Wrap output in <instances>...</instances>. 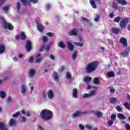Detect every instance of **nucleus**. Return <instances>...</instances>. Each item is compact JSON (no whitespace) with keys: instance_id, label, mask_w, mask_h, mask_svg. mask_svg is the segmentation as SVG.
Wrapping results in <instances>:
<instances>
[{"instance_id":"18","label":"nucleus","mask_w":130,"mask_h":130,"mask_svg":"<svg viewBox=\"0 0 130 130\" xmlns=\"http://www.w3.org/2000/svg\"><path fill=\"white\" fill-rule=\"evenodd\" d=\"M5 51H6V46H5V45H0V54L4 53Z\"/></svg>"},{"instance_id":"9","label":"nucleus","mask_w":130,"mask_h":130,"mask_svg":"<svg viewBox=\"0 0 130 130\" xmlns=\"http://www.w3.org/2000/svg\"><path fill=\"white\" fill-rule=\"evenodd\" d=\"M69 35L70 36H77L78 35V30L76 28H73L70 32H69Z\"/></svg>"},{"instance_id":"28","label":"nucleus","mask_w":130,"mask_h":130,"mask_svg":"<svg viewBox=\"0 0 130 130\" xmlns=\"http://www.w3.org/2000/svg\"><path fill=\"white\" fill-rule=\"evenodd\" d=\"M95 115L99 118H100V117H102V113L100 111H97L96 112H95Z\"/></svg>"},{"instance_id":"48","label":"nucleus","mask_w":130,"mask_h":130,"mask_svg":"<svg viewBox=\"0 0 130 130\" xmlns=\"http://www.w3.org/2000/svg\"><path fill=\"white\" fill-rule=\"evenodd\" d=\"M64 69H66L64 66H61V68L58 70L59 73H62V72L64 71Z\"/></svg>"},{"instance_id":"37","label":"nucleus","mask_w":130,"mask_h":130,"mask_svg":"<svg viewBox=\"0 0 130 130\" xmlns=\"http://www.w3.org/2000/svg\"><path fill=\"white\" fill-rule=\"evenodd\" d=\"M53 75H54L55 81H58L59 78H58V75H57V73H56V72H54Z\"/></svg>"},{"instance_id":"47","label":"nucleus","mask_w":130,"mask_h":130,"mask_svg":"<svg viewBox=\"0 0 130 130\" xmlns=\"http://www.w3.org/2000/svg\"><path fill=\"white\" fill-rule=\"evenodd\" d=\"M115 118H116V115L113 114L111 116V120H115Z\"/></svg>"},{"instance_id":"53","label":"nucleus","mask_w":130,"mask_h":130,"mask_svg":"<svg viewBox=\"0 0 130 130\" xmlns=\"http://www.w3.org/2000/svg\"><path fill=\"white\" fill-rule=\"evenodd\" d=\"M89 97H90V94L88 93H84L83 95V98H88Z\"/></svg>"},{"instance_id":"64","label":"nucleus","mask_w":130,"mask_h":130,"mask_svg":"<svg viewBox=\"0 0 130 130\" xmlns=\"http://www.w3.org/2000/svg\"><path fill=\"white\" fill-rule=\"evenodd\" d=\"M42 97L43 98H46V92L44 91L43 94H42Z\"/></svg>"},{"instance_id":"34","label":"nucleus","mask_w":130,"mask_h":130,"mask_svg":"<svg viewBox=\"0 0 130 130\" xmlns=\"http://www.w3.org/2000/svg\"><path fill=\"white\" fill-rule=\"evenodd\" d=\"M6 92H5L3 91H1L0 92V97L1 98H2V99H4V98H5V97H6Z\"/></svg>"},{"instance_id":"63","label":"nucleus","mask_w":130,"mask_h":130,"mask_svg":"<svg viewBox=\"0 0 130 130\" xmlns=\"http://www.w3.org/2000/svg\"><path fill=\"white\" fill-rule=\"evenodd\" d=\"M34 60V59L33 57H31L29 59V62H30V63H32L33 62Z\"/></svg>"},{"instance_id":"12","label":"nucleus","mask_w":130,"mask_h":130,"mask_svg":"<svg viewBox=\"0 0 130 130\" xmlns=\"http://www.w3.org/2000/svg\"><path fill=\"white\" fill-rule=\"evenodd\" d=\"M36 71L34 69H31L28 72V76L30 78H32V77H34L35 76V73Z\"/></svg>"},{"instance_id":"25","label":"nucleus","mask_w":130,"mask_h":130,"mask_svg":"<svg viewBox=\"0 0 130 130\" xmlns=\"http://www.w3.org/2000/svg\"><path fill=\"white\" fill-rule=\"evenodd\" d=\"M21 3L24 5H28V6H31L30 2L29 0H21Z\"/></svg>"},{"instance_id":"60","label":"nucleus","mask_w":130,"mask_h":130,"mask_svg":"<svg viewBox=\"0 0 130 130\" xmlns=\"http://www.w3.org/2000/svg\"><path fill=\"white\" fill-rule=\"evenodd\" d=\"M4 81H8V80H10V77L9 76H5L3 78Z\"/></svg>"},{"instance_id":"58","label":"nucleus","mask_w":130,"mask_h":130,"mask_svg":"<svg viewBox=\"0 0 130 130\" xmlns=\"http://www.w3.org/2000/svg\"><path fill=\"white\" fill-rule=\"evenodd\" d=\"M79 127L80 129H81V130H83L84 128H85V127L81 124H79Z\"/></svg>"},{"instance_id":"40","label":"nucleus","mask_w":130,"mask_h":130,"mask_svg":"<svg viewBox=\"0 0 130 130\" xmlns=\"http://www.w3.org/2000/svg\"><path fill=\"white\" fill-rule=\"evenodd\" d=\"M116 109L118 111V112H121V111H122V108L119 106H117L116 107Z\"/></svg>"},{"instance_id":"55","label":"nucleus","mask_w":130,"mask_h":130,"mask_svg":"<svg viewBox=\"0 0 130 130\" xmlns=\"http://www.w3.org/2000/svg\"><path fill=\"white\" fill-rule=\"evenodd\" d=\"M117 10H118V11H119V12H122L123 11V7H122L121 6H118Z\"/></svg>"},{"instance_id":"43","label":"nucleus","mask_w":130,"mask_h":130,"mask_svg":"<svg viewBox=\"0 0 130 130\" xmlns=\"http://www.w3.org/2000/svg\"><path fill=\"white\" fill-rule=\"evenodd\" d=\"M95 94H96V90H94L90 91L89 94L90 97H91V96H93V95H95Z\"/></svg>"},{"instance_id":"10","label":"nucleus","mask_w":130,"mask_h":130,"mask_svg":"<svg viewBox=\"0 0 130 130\" xmlns=\"http://www.w3.org/2000/svg\"><path fill=\"white\" fill-rule=\"evenodd\" d=\"M107 78H114L115 77V73L113 71H109L107 74Z\"/></svg>"},{"instance_id":"5","label":"nucleus","mask_w":130,"mask_h":130,"mask_svg":"<svg viewBox=\"0 0 130 130\" xmlns=\"http://www.w3.org/2000/svg\"><path fill=\"white\" fill-rule=\"evenodd\" d=\"M25 50L26 52H28L29 51H31V49H32V42L30 40H27L25 43Z\"/></svg>"},{"instance_id":"16","label":"nucleus","mask_w":130,"mask_h":130,"mask_svg":"<svg viewBox=\"0 0 130 130\" xmlns=\"http://www.w3.org/2000/svg\"><path fill=\"white\" fill-rule=\"evenodd\" d=\"M117 115L118 116V118H119V119H121V120L126 119V117L124 115H123V114L118 113Z\"/></svg>"},{"instance_id":"39","label":"nucleus","mask_w":130,"mask_h":130,"mask_svg":"<svg viewBox=\"0 0 130 130\" xmlns=\"http://www.w3.org/2000/svg\"><path fill=\"white\" fill-rule=\"evenodd\" d=\"M110 103L113 104L114 102H116V98H111L110 99Z\"/></svg>"},{"instance_id":"35","label":"nucleus","mask_w":130,"mask_h":130,"mask_svg":"<svg viewBox=\"0 0 130 130\" xmlns=\"http://www.w3.org/2000/svg\"><path fill=\"white\" fill-rule=\"evenodd\" d=\"M120 20H121V17H119V16H118V17H116L114 19V21L115 23H119Z\"/></svg>"},{"instance_id":"3","label":"nucleus","mask_w":130,"mask_h":130,"mask_svg":"<svg viewBox=\"0 0 130 130\" xmlns=\"http://www.w3.org/2000/svg\"><path fill=\"white\" fill-rule=\"evenodd\" d=\"M129 21V18L128 17L124 18L121 20L119 23V26L122 30H123V29H125V28H126L127 23H128Z\"/></svg>"},{"instance_id":"31","label":"nucleus","mask_w":130,"mask_h":130,"mask_svg":"<svg viewBox=\"0 0 130 130\" xmlns=\"http://www.w3.org/2000/svg\"><path fill=\"white\" fill-rule=\"evenodd\" d=\"M5 125H6V124L4 122H0V129H2V130L6 129L7 128L5 127Z\"/></svg>"},{"instance_id":"62","label":"nucleus","mask_w":130,"mask_h":130,"mask_svg":"<svg viewBox=\"0 0 130 130\" xmlns=\"http://www.w3.org/2000/svg\"><path fill=\"white\" fill-rule=\"evenodd\" d=\"M7 0H0V6L2 7V5H3V4H5V2Z\"/></svg>"},{"instance_id":"29","label":"nucleus","mask_w":130,"mask_h":130,"mask_svg":"<svg viewBox=\"0 0 130 130\" xmlns=\"http://www.w3.org/2000/svg\"><path fill=\"white\" fill-rule=\"evenodd\" d=\"M52 44V42H50V43L48 45H47L45 48V49L47 52L49 51V49H50V47H51V45Z\"/></svg>"},{"instance_id":"23","label":"nucleus","mask_w":130,"mask_h":130,"mask_svg":"<svg viewBox=\"0 0 130 130\" xmlns=\"http://www.w3.org/2000/svg\"><path fill=\"white\" fill-rule=\"evenodd\" d=\"M58 46L59 47H60V48H62L63 49L66 48V45H64L63 42H62V41H60L58 43Z\"/></svg>"},{"instance_id":"21","label":"nucleus","mask_w":130,"mask_h":130,"mask_svg":"<svg viewBox=\"0 0 130 130\" xmlns=\"http://www.w3.org/2000/svg\"><path fill=\"white\" fill-rule=\"evenodd\" d=\"M111 31L112 32H113V33H114V34L117 35L118 34V33H119L120 30H119V28L113 27L112 28Z\"/></svg>"},{"instance_id":"8","label":"nucleus","mask_w":130,"mask_h":130,"mask_svg":"<svg viewBox=\"0 0 130 130\" xmlns=\"http://www.w3.org/2000/svg\"><path fill=\"white\" fill-rule=\"evenodd\" d=\"M86 114V113L77 111L73 115H72V116L74 118L75 117H78V116H80V115H83V114Z\"/></svg>"},{"instance_id":"11","label":"nucleus","mask_w":130,"mask_h":130,"mask_svg":"<svg viewBox=\"0 0 130 130\" xmlns=\"http://www.w3.org/2000/svg\"><path fill=\"white\" fill-rule=\"evenodd\" d=\"M129 51L127 50H124L123 52L119 53L120 55H122L123 57H127L128 56Z\"/></svg>"},{"instance_id":"41","label":"nucleus","mask_w":130,"mask_h":130,"mask_svg":"<svg viewBox=\"0 0 130 130\" xmlns=\"http://www.w3.org/2000/svg\"><path fill=\"white\" fill-rule=\"evenodd\" d=\"M123 106L126 109H128V110H130V108H129V105L128 104V103H125L123 104Z\"/></svg>"},{"instance_id":"61","label":"nucleus","mask_w":130,"mask_h":130,"mask_svg":"<svg viewBox=\"0 0 130 130\" xmlns=\"http://www.w3.org/2000/svg\"><path fill=\"white\" fill-rule=\"evenodd\" d=\"M109 18H111V19H112V18H113L114 17V14H113V12H112L111 13H110L109 15Z\"/></svg>"},{"instance_id":"52","label":"nucleus","mask_w":130,"mask_h":130,"mask_svg":"<svg viewBox=\"0 0 130 130\" xmlns=\"http://www.w3.org/2000/svg\"><path fill=\"white\" fill-rule=\"evenodd\" d=\"M125 127L126 128V130H130V125L128 123H126L125 125Z\"/></svg>"},{"instance_id":"59","label":"nucleus","mask_w":130,"mask_h":130,"mask_svg":"<svg viewBox=\"0 0 130 130\" xmlns=\"http://www.w3.org/2000/svg\"><path fill=\"white\" fill-rule=\"evenodd\" d=\"M50 58L51 59H52V60H54V59H55V57H54V56L52 54H51L50 55Z\"/></svg>"},{"instance_id":"22","label":"nucleus","mask_w":130,"mask_h":130,"mask_svg":"<svg viewBox=\"0 0 130 130\" xmlns=\"http://www.w3.org/2000/svg\"><path fill=\"white\" fill-rule=\"evenodd\" d=\"M20 36L21 40H26V38H27V37H26V35L25 34V32L24 31H22L20 33Z\"/></svg>"},{"instance_id":"33","label":"nucleus","mask_w":130,"mask_h":130,"mask_svg":"<svg viewBox=\"0 0 130 130\" xmlns=\"http://www.w3.org/2000/svg\"><path fill=\"white\" fill-rule=\"evenodd\" d=\"M21 93L25 94L26 93V88H25V85L22 84L21 85Z\"/></svg>"},{"instance_id":"17","label":"nucleus","mask_w":130,"mask_h":130,"mask_svg":"<svg viewBox=\"0 0 130 130\" xmlns=\"http://www.w3.org/2000/svg\"><path fill=\"white\" fill-rule=\"evenodd\" d=\"M73 98H77L78 97V89L74 88L72 91Z\"/></svg>"},{"instance_id":"36","label":"nucleus","mask_w":130,"mask_h":130,"mask_svg":"<svg viewBox=\"0 0 130 130\" xmlns=\"http://www.w3.org/2000/svg\"><path fill=\"white\" fill-rule=\"evenodd\" d=\"M15 123V120L14 119H11L9 122V125H10V126H11L12 125H14Z\"/></svg>"},{"instance_id":"46","label":"nucleus","mask_w":130,"mask_h":130,"mask_svg":"<svg viewBox=\"0 0 130 130\" xmlns=\"http://www.w3.org/2000/svg\"><path fill=\"white\" fill-rule=\"evenodd\" d=\"M16 7L18 12H20V9H21V4H20V3H17Z\"/></svg>"},{"instance_id":"20","label":"nucleus","mask_w":130,"mask_h":130,"mask_svg":"<svg viewBox=\"0 0 130 130\" xmlns=\"http://www.w3.org/2000/svg\"><path fill=\"white\" fill-rule=\"evenodd\" d=\"M78 55V51L77 50H75L73 53L72 54V60H76V58H77V56Z\"/></svg>"},{"instance_id":"7","label":"nucleus","mask_w":130,"mask_h":130,"mask_svg":"<svg viewBox=\"0 0 130 130\" xmlns=\"http://www.w3.org/2000/svg\"><path fill=\"white\" fill-rule=\"evenodd\" d=\"M47 95L49 99H53L54 97V93L51 89H49L47 91Z\"/></svg>"},{"instance_id":"56","label":"nucleus","mask_w":130,"mask_h":130,"mask_svg":"<svg viewBox=\"0 0 130 130\" xmlns=\"http://www.w3.org/2000/svg\"><path fill=\"white\" fill-rule=\"evenodd\" d=\"M100 18V15H96V18H94L95 22H98V21H99Z\"/></svg>"},{"instance_id":"38","label":"nucleus","mask_w":130,"mask_h":130,"mask_svg":"<svg viewBox=\"0 0 130 130\" xmlns=\"http://www.w3.org/2000/svg\"><path fill=\"white\" fill-rule=\"evenodd\" d=\"M48 41V38L46 36L43 37V43H46Z\"/></svg>"},{"instance_id":"30","label":"nucleus","mask_w":130,"mask_h":130,"mask_svg":"<svg viewBox=\"0 0 130 130\" xmlns=\"http://www.w3.org/2000/svg\"><path fill=\"white\" fill-rule=\"evenodd\" d=\"M112 7L113 9H115V10H117L118 8V5H117V3L116 1H114L112 3Z\"/></svg>"},{"instance_id":"42","label":"nucleus","mask_w":130,"mask_h":130,"mask_svg":"<svg viewBox=\"0 0 130 130\" xmlns=\"http://www.w3.org/2000/svg\"><path fill=\"white\" fill-rule=\"evenodd\" d=\"M10 7H11L10 5H7L3 8L4 11L5 12H8L9 11V9H10Z\"/></svg>"},{"instance_id":"6","label":"nucleus","mask_w":130,"mask_h":130,"mask_svg":"<svg viewBox=\"0 0 130 130\" xmlns=\"http://www.w3.org/2000/svg\"><path fill=\"white\" fill-rule=\"evenodd\" d=\"M119 43L122 44L124 47H127V40L124 37H122L120 39Z\"/></svg>"},{"instance_id":"49","label":"nucleus","mask_w":130,"mask_h":130,"mask_svg":"<svg viewBox=\"0 0 130 130\" xmlns=\"http://www.w3.org/2000/svg\"><path fill=\"white\" fill-rule=\"evenodd\" d=\"M112 124H113V120H110L108 121V125H109V126H111V125H112Z\"/></svg>"},{"instance_id":"50","label":"nucleus","mask_w":130,"mask_h":130,"mask_svg":"<svg viewBox=\"0 0 130 130\" xmlns=\"http://www.w3.org/2000/svg\"><path fill=\"white\" fill-rule=\"evenodd\" d=\"M66 77L67 79H69V80H71L72 79V75H71V74L70 73H67L66 75Z\"/></svg>"},{"instance_id":"44","label":"nucleus","mask_w":130,"mask_h":130,"mask_svg":"<svg viewBox=\"0 0 130 130\" xmlns=\"http://www.w3.org/2000/svg\"><path fill=\"white\" fill-rule=\"evenodd\" d=\"M44 48H45V44H44L43 45H42L41 46V48H40L39 52H42L43 50H44Z\"/></svg>"},{"instance_id":"54","label":"nucleus","mask_w":130,"mask_h":130,"mask_svg":"<svg viewBox=\"0 0 130 130\" xmlns=\"http://www.w3.org/2000/svg\"><path fill=\"white\" fill-rule=\"evenodd\" d=\"M81 21H85L86 23H90V20L89 19H87L86 18H82Z\"/></svg>"},{"instance_id":"13","label":"nucleus","mask_w":130,"mask_h":130,"mask_svg":"<svg viewBox=\"0 0 130 130\" xmlns=\"http://www.w3.org/2000/svg\"><path fill=\"white\" fill-rule=\"evenodd\" d=\"M37 27L39 32L41 33L43 32V30H44V26H43V25L41 24H38Z\"/></svg>"},{"instance_id":"32","label":"nucleus","mask_w":130,"mask_h":130,"mask_svg":"<svg viewBox=\"0 0 130 130\" xmlns=\"http://www.w3.org/2000/svg\"><path fill=\"white\" fill-rule=\"evenodd\" d=\"M93 83L95 85H100V82H99V78H94L93 79Z\"/></svg>"},{"instance_id":"27","label":"nucleus","mask_w":130,"mask_h":130,"mask_svg":"<svg viewBox=\"0 0 130 130\" xmlns=\"http://www.w3.org/2000/svg\"><path fill=\"white\" fill-rule=\"evenodd\" d=\"M74 45H75V46H78L79 47H82V46L84 45L83 43H80V42H74Z\"/></svg>"},{"instance_id":"1","label":"nucleus","mask_w":130,"mask_h":130,"mask_svg":"<svg viewBox=\"0 0 130 130\" xmlns=\"http://www.w3.org/2000/svg\"><path fill=\"white\" fill-rule=\"evenodd\" d=\"M98 66H99V62L97 61L90 62L85 68V72H86L87 74H92V73L97 70Z\"/></svg>"},{"instance_id":"57","label":"nucleus","mask_w":130,"mask_h":130,"mask_svg":"<svg viewBox=\"0 0 130 130\" xmlns=\"http://www.w3.org/2000/svg\"><path fill=\"white\" fill-rule=\"evenodd\" d=\"M32 4H38L39 0H29Z\"/></svg>"},{"instance_id":"2","label":"nucleus","mask_w":130,"mask_h":130,"mask_svg":"<svg viewBox=\"0 0 130 130\" xmlns=\"http://www.w3.org/2000/svg\"><path fill=\"white\" fill-rule=\"evenodd\" d=\"M40 115L44 121H46V120H50L52 118L53 113L49 110L43 109L41 111Z\"/></svg>"},{"instance_id":"51","label":"nucleus","mask_w":130,"mask_h":130,"mask_svg":"<svg viewBox=\"0 0 130 130\" xmlns=\"http://www.w3.org/2000/svg\"><path fill=\"white\" fill-rule=\"evenodd\" d=\"M47 36L49 37H53L54 36V34L52 32H48L47 34Z\"/></svg>"},{"instance_id":"15","label":"nucleus","mask_w":130,"mask_h":130,"mask_svg":"<svg viewBox=\"0 0 130 130\" xmlns=\"http://www.w3.org/2000/svg\"><path fill=\"white\" fill-rule=\"evenodd\" d=\"M118 4L122 5V6H126L127 5V2L126 0H116Z\"/></svg>"},{"instance_id":"45","label":"nucleus","mask_w":130,"mask_h":130,"mask_svg":"<svg viewBox=\"0 0 130 130\" xmlns=\"http://www.w3.org/2000/svg\"><path fill=\"white\" fill-rule=\"evenodd\" d=\"M19 115H20V112H17L16 113L13 115V117L17 118Z\"/></svg>"},{"instance_id":"26","label":"nucleus","mask_w":130,"mask_h":130,"mask_svg":"<svg viewBox=\"0 0 130 130\" xmlns=\"http://www.w3.org/2000/svg\"><path fill=\"white\" fill-rule=\"evenodd\" d=\"M91 80L92 78L89 76H86L84 78V81L85 82V83H89Z\"/></svg>"},{"instance_id":"24","label":"nucleus","mask_w":130,"mask_h":130,"mask_svg":"<svg viewBox=\"0 0 130 130\" xmlns=\"http://www.w3.org/2000/svg\"><path fill=\"white\" fill-rule=\"evenodd\" d=\"M91 6L92 7L93 9H96L97 6L95 3V1L94 0H90L89 1Z\"/></svg>"},{"instance_id":"4","label":"nucleus","mask_w":130,"mask_h":130,"mask_svg":"<svg viewBox=\"0 0 130 130\" xmlns=\"http://www.w3.org/2000/svg\"><path fill=\"white\" fill-rule=\"evenodd\" d=\"M3 24L4 25V29H8L11 31L14 30V26H13V25L10 23H7V21H6V20L4 19V22Z\"/></svg>"},{"instance_id":"19","label":"nucleus","mask_w":130,"mask_h":130,"mask_svg":"<svg viewBox=\"0 0 130 130\" xmlns=\"http://www.w3.org/2000/svg\"><path fill=\"white\" fill-rule=\"evenodd\" d=\"M68 48L70 51H73L74 50V46H73L71 42H68Z\"/></svg>"},{"instance_id":"14","label":"nucleus","mask_w":130,"mask_h":130,"mask_svg":"<svg viewBox=\"0 0 130 130\" xmlns=\"http://www.w3.org/2000/svg\"><path fill=\"white\" fill-rule=\"evenodd\" d=\"M40 56H41V53L38 54L36 56V62L37 63H39L41 62V60H42V57L39 58Z\"/></svg>"}]
</instances>
